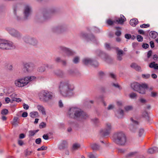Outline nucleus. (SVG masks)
<instances>
[{
	"label": "nucleus",
	"mask_w": 158,
	"mask_h": 158,
	"mask_svg": "<svg viewBox=\"0 0 158 158\" xmlns=\"http://www.w3.org/2000/svg\"><path fill=\"white\" fill-rule=\"evenodd\" d=\"M117 54V60L119 61H121L122 60V57L124 52L121 50L119 49L118 47H116L115 48Z\"/></svg>",
	"instance_id": "18"
},
{
	"label": "nucleus",
	"mask_w": 158,
	"mask_h": 158,
	"mask_svg": "<svg viewBox=\"0 0 158 158\" xmlns=\"http://www.w3.org/2000/svg\"><path fill=\"white\" fill-rule=\"evenodd\" d=\"M58 49L60 51L65 53L68 56H72L75 54V52L72 49L64 46H60Z\"/></svg>",
	"instance_id": "12"
},
{
	"label": "nucleus",
	"mask_w": 158,
	"mask_h": 158,
	"mask_svg": "<svg viewBox=\"0 0 158 158\" xmlns=\"http://www.w3.org/2000/svg\"><path fill=\"white\" fill-rule=\"evenodd\" d=\"M149 67L151 68H154L155 69H158V64H156L155 62H152L150 63Z\"/></svg>",
	"instance_id": "32"
},
{
	"label": "nucleus",
	"mask_w": 158,
	"mask_h": 158,
	"mask_svg": "<svg viewBox=\"0 0 158 158\" xmlns=\"http://www.w3.org/2000/svg\"><path fill=\"white\" fill-rule=\"evenodd\" d=\"M113 141L117 145L121 146H125L127 142L126 137L122 132L114 133L112 137Z\"/></svg>",
	"instance_id": "3"
},
{
	"label": "nucleus",
	"mask_w": 158,
	"mask_h": 158,
	"mask_svg": "<svg viewBox=\"0 0 158 158\" xmlns=\"http://www.w3.org/2000/svg\"><path fill=\"white\" fill-rule=\"evenodd\" d=\"M98 75L101 77H103L105 76V73L102 71H100L98 72Z\"/></svg>",
	"instance_id": "51"
},
{
	"label": "nucleus",
	"mask_w": 158,
	"mask_h": 158,
	"mask_svg": "<svg viewBox=\"0 0 158 158\" xmlns=\"http://www.w3.org/2000/svg\"><path fill=\"white\" fill-rule=\"evenodd\" d=\"M112 130V127L110 123H107L106 124L105 128L101 131L100 132L103 136H109L110 133Z\"/></svg>",
	"instance_id": "14"
},
{
	"label": "nucleus",
	"mask_w": 158,
	"mask_h": 158,
	"mask_svg": "<svg viewBox=\"0 0 158 158\" xmlns=\"http://www.w3.org/2000/svg\"><path fill=\"white\" fill-rule=\"evenodd\" d=\"M80 147V145L78 143H75L73 144V148L74 150H76Z\"/></svg>",
	"instance_id": "42"
},
{
	"label": "nucleus",
	"mask_w": 158,
	"mask_h": 158,
	"mask_svg": "<svg viewBox=\"0 0 158 158\" xmlns=\"http://www.w3.org/2000/svg\"><path fill=\"white\" fill-rule=\"evenodd\" d=\"M38 97L40 101L47 102L54 98L53 94L47 90H42L38 94Z\"/></svg>",
	"instance_id": "4"
},
{
	"label": "nucleus",
	"mask_w": 158,
	"mask_h": 158,
	"mask_svg": "<svg viewBox=\"0 0 158 158\" xmlns=\"http://www.w3.org/2000/svg\"><path fill=\"white\" fill-rule=\"evenodd\" d=\"M8 112V110L6 109H3L1 111V114L2 115H6Z\"/></svg>",
	"instance_id": "45"
},
{
	"label": "nucleus",
	"mask_w": 158,
	"mask_h": 158,
	"mask_svg": "<svg viewBox=\"0 0 158 158\" xmlns=\"http://www.w3.org/2000/svg\"><path fill=\"white\" fill-rule=\"evenodd\" d=\"M60 94L64 97H70L73 96L74 87L68 80L61 81L59 86Z\"/></svg>",
	"instance_id": "1"
},
{
	"label": "nucleus",
	"mask_w": 158,
	"mask_h": 158,
	"mask_svg": "<svg viewBox=\"0 0 158 158\" xmlns=\"http://www.w3.org/2000/svg\"><path fill=\"white\" fill-rule=\"evenodd\" d=\"M130 97L132 99L135 98L137 97V95L135 93H132L130 94Z\"/></svg>",
	"instance_id": "52"
},
{
	"label": "nucleus",
	"mask_w": 158,
	"mask_h": 158,
	"mask_svg": "<svg viewBox=\"0 0 158 158\" xmlns=\"http://www.w3.org/2000/svg\"><path fill=\"white\" fill-rule=\"evenodd\" d=\"M131 88L133 90L142 94H145V89L148 88L146 84L140 85L137 82H134L131 83Z\"/></svg>",
	"instance_id": "5"
},
{
	"label": "nucleus",
	"mask_w": 158,
	"mask_h": 158,
	"mask_svg": "<svg viewBox=\"0 0 158 158\" xmlns=\"http://www.w3.org/2000/svg\"><path fill=\"white\" fill-rule=\"evenodd\" d=\"M105 48L106 49L108 50H110L111 48L110 44L107 43L105 44Z\"/></svg>",
	"instance_id": "50"
},
{
	"label": "nucleus",
	"mask_w": 158,
	"mask_h": 158,
	"mask_svg": "<svg viewBox=\"0 0 158 158\" xmlns=\"http://www.w3.org/2000/svg\"><path fill=\"white\" fill-rule=\"evenodd\" d=\"M15 48V46L12 42L3 39L0 40V49H10Z\"/></svg>",
	"instance_id": "7"
},
{
	"label": "nucleus",
	"mask_w": 158,
	"mask_h": 158,
	"mask_svg": "<svg viewBox=\"0 0 158 158\" xmlns=\"http://www.w3.org/2000/svg\"><path fill=\"white\" fill-rule=\"evenodd\" d=\"M46 126V124L45 123L42 122L39 125V128H45Z\"/></svg>",
	"instance_id": "46"
},
{
	"label": "nucleus",
	"mask_w": 158,
	"mask_h": 158,
	"mask_svg": "<svg viewBox=\"0 0 158 158\" xmlns=\"http://www.w3.org/2000/svg\"><path fill=\"white\" fill-rule=\"evenodd\" d=\"M138 21L137 19H133L130 21V24L133 27H135L138 23Z\"/></svg>",
	"instance_id": "27"
},
{
	"label": "nucleus",
	"mask_w": 158,
	"mask_h": 158,
	"mask_svg": "<svg viewBox=\"0 0 158 158\" xmlns=\"http://www.w3.org/2000/svg\"><path fill=\"white\" fill-rule=\"evenodd\" d=\"M55 73L60 77H63L64 76V73L61 70H57L54 72Z\"/></svg>",
	"instance_id": "31"
},
{
	"label": "nucleus",
	"mask_w": 158,
	"mask_h": 158,
	"mask_svg": "<svg viewBox=\"0 0 158 158\" xmlns=\"http://www.w3.org/2000/svg\"><path fill=\"white\" fill-rule=\"evenodd\" d=\"M68 123L69 124L72 125L75 128H77L78 127V125L77 123H75L74 121L69 120L68 121Z\"/></svg>",
	"instance_id": "37"
},
{
	"label": "nucleus",
	"mask_w": 158,
	"mask_h": 158,
	"mask_svg": "<svg viewBox=\"0 0 158 158\" xmlns=\"http://www.w3.org/2000/svg\"><path fill=\"white\" fill-rule=\"evenodd\" d=\"M68 143L66 140H63L58 146V148L60 150H64L68 147Z\"/></svg>",
	"instance_id": "20"
},
{
	"label": "nucleus",
	"mask_w": 158,
	"mask_h": 158,
	"mask_svg": "<svg viewBox=\"0 0 158 158\" xmlns=\"http://www.w3.org/2000/svg\"><path fill=\"white\" fill-rule=\"evenodd\" d=\"M83 64L86 65H91L94 67H96L98 66V62L89 58H85L82 59Z\"/></svg>",
	"instance_id": "8"
},
{
	"label": "nucleus",
	"mask_w": 158,
	"mask_h": 158,
	"mask_svg": "<svg viewBox=\"0 0 158 158\" xmlns=\"http://www.w3.org/2000/svg\"><path fill=\"white\" fill-rule=\"evenodd\" d=\"M47 148L46 146H43L40 148H38L37 150L38 151L44 150H46Z\"/></svg>",
	"instance_id": "48"
},
{
	"label": "nucleus",
	"mask_w": 158,
	"mask_h": 158,
	"mask_svg": "<svg viewBox=\"0 0 158 158\" xmlns=\"http://www.w3.org/2000/svg\"><path fill=\"white\" fill-rule=\"evenodd\" d=\"M81 36L82 38L85 39L87 41H91L96 44H98V43L96 39L92 34H90L88 35L85 33H82L81 34Z\"/></svg>",
	"instance_id": "13"
},
{
	"label": "nucleus",
	"mask_w": 158,
	"mask_h": 158,
	"mask_svg": "<svg viewBox=\"0 0 158 158\" xmlns=\"http://www.w3.org/2000/svg\"><path fill=\"white\" fill-rule=\"evenodd\" d=\"M149 47V45L147 43H143L142 45V47L145 49H147Z\"/></svg>",
	"instance_id": "60"
},
{
	"label": "nucleus",
	"mask_w": 158,
	"mask_h": 158,
	"mask_svg": "<svg viewBox=\"0 0 158 158\" xmlns=\"http://www.w3.org/2000/svg\"><path fill=\"white\" fill-rule=\"evenodd\" d=\"M30 116L32 118H35L37 117L38 113L37 112H31L30 114Z\"/></svg>",
	"instance_id": "38"
},
{
	"label": "nucleus",
	"mask_w": 158,
	"mask_h": 158,
	"mask_svg": "<svg viewBox=\"0 0 158 158\" xmlns=\"http://www.w3.org/2000/svg\"><path fill=\"white\" fill-rule=\"evenodd\" d=\"M11 123L15 127L18 126L19 123V118L17 117H14Z\"/></svg>",
	"instance_id": "26"
},
{
	"label": "nucleus",
	"mask_w": 158,
	"mask_h": 158,
	"mask_svg": "<svg viewBox=\"0 0 158 158\" xmlns=\"http://www.w3.org/2000/svg\"><path fill=\"white\" fill-rule=\"evenodd\" d=\"M121 34V31L118 30L115 32V35L118 36H120Z\"/></svg>",
	"instance_id": "61"
},
{
	"label": "nucleus",
	"mask_w": 158,
	"mask_h": 158,
	"mask_svg": "<svg viewBox=\"0 0 158 158\" xmlns=\"http://www.w3.org/2000/svg\"><path fill=\"white\" fill-rule=\"evenodd\" d=\"M24 7V10H31V7L28 5H20V4H18L17 5L16 8H15L14 9V10H15V9H21V8H20L21 6H23Z\"/></svg>",
	"instance_id": "23"
},
{
	"label": "nucleus",
	"mask_w": 158,
	"mask_h": 158,
	"mask_svg": "<svg viewBox=\"0 0 158 158\" xmlns=\"http://www.w3.org/2000/svg\"><path fill=\"white\" fill-rule=\"evenodd\" d=\"M106 23L109 25H112L114 23V22L110 19H109L107 20Z\"/></svg>",
	"instance_id": "55"
},
{
	"label": "nucleus",
	"mask_w": 158,
	"mask_h": 158,
	"mask_svg": "<svg viewBox=\"0 0 158 158\" xmlns=\"http://www.w3.org/2000/svg\"><path fill=\"white\" fill-rule=\"evenodd\" d=\"M130 120L132 123L130 125L129 127L130 130L132 132H135L138 127L139 122L136 120H134L132 118H131Z\"/></svg>",
	"instance_id": "17"
},
{
	"label": "nucleus",
	"mask_w": 158,
	"mask_h": 158,
	"mask_svg": "<svg viewBox=\"0 0 158 158\" xmlns=\"http://www.w3.org/2000/svg\"><path fill=\"white\" fill-rule=\"evenodd\" d=\"M23 71L24 73H28L32 71L35 68L34 64L31 62L23 63Z\"/></svg>",
	"instance_id": "9"
},
{
	"label": "nucleus",
	"mask_w": 158,
	"mask_h": 158,
	"mask_svg": "<svg viewBox=\"0 0 158 158\" xmlns=\"http://www.w3.org/2000/svg\"><path fill=\"white\" fill-rule=\"evenodd\" d=\"M68 116L78 121H83L86 119L87 114L79 108L72 107L69 108L68 112Z\"/></svg>",
	"instance_id": "2"
},
{
	"label": "nucleus",
	"mask_w": 158,
	"mask_h": 158,
	"mask_svg": "<svg viewBox=\"0 0 158 158\" xmlns=\"http://www.w3.org/2000/svg\"><path fill=\"white\" fill-rule=\"evenodd\" d=\"M150 74H142V77L145 79H148L150 77Z\"/></svg>",
	"instance_id": "53"
},
{
	"label": "nucleus",
	"mask_w": 158,
	"mask_h": 158,
	"mask_svg": "<svg viewBox=\"0 0 158 158\" xmlns=\"http://www.w3.org/2000/svg\"><path fill=\"white\" fill-rule=\"evenodd\" d=\"M144 133V130L143 129L141 128L139 129V137H141Z\"/></svg>",
	"instance_id": "40"
},
{
	"label": "nucleus",
	"mask_w": 158,
	"mask_h": 158,
	"mask_svg": "<svg viewBox=\"0 0 158 158\" xmlns=\"http://www.w3.org/2000/svg\"><path fill=\"white\" fill-rule=\"evenodd\" d=\"M149 35L151 38L155 39L158 36V33L155 31H152L150 32Z\"/></svg>",
	"instance_id": "28"
},
{
	"label": "nucleus",
	"mask_w": 158,
	"mask_h": 158,
	"mask_svg": "<svg viewBox=\"0 0 158 158\" xmlns=\"http://www.w3.org/2000/svg\"><path fill=\"white\" fill-rule=\"evenodd\" d=\"M36 78L34 76H28L25 77L24 79L26 83V85L30 81H32Z\"/></svg>",
	"instance_id": "24"
},
{
	"label": "nucleus",
	"mask_w": 158,
	"mask_h": 158,
	"mask_svg": "<svg viewBox=\"0 0 158 158\" xmlns=\"http://www.w3.org/2000/svg\"><path fill=\"white\" fill-rule=\"evenodd\" d=\"M39 131V130H30L29 131L28 136L29 137H31L34 136L36 133H37Z\"/></svg>",
	"instance_id": "33"
},
{
	"label": "nucleus",
	"mask_w": 158,
	"mask_h": 158,
	"mask_svg": "<svg viewBox=\"0 0 158 158\" xmlns=\"http://www.w3.org/2000/svg\"><path fill=\"white\" fill-rule=\"evenodd\" d=\"M19 10H14V13L16 15V19L18 21H23L27 19L31 13V10H23V16L22 18L19 15Z\"/></svg>",
	"instance_id": "6"
},
{
	"label": "nucleus",
	"mask_w": 158,
	"mask_h": 158,
	"mask_svg": "<svg viewBox=\"0 0 158 158\" xmlns=\"http://www.w3.org/2000/svg\"><path fill=\"white\" fill-rule=\"evenodd\" d=\"M31 153L32 152L31 151H29L27 149H26L25 151V155L26 156L30 155Z\"/></svg>",
	"instance_id": "59"
},
{
	"label": "nucleus",
	"mask_w": 158,
	"mask_h": 158,
	"mask_svg": "<svg viewBox=\"0 0 158 158\" xmlns=\"http://www.w3.org/2000/svg\"><path fill=\"white\" fill-rule=\"evenodd\" d=\"M148 152V153L151 154L158 152V148L156 147H153L152 148L149 149Z\"/></svg>",
	"instance_id": "25"
},
{
	"label": "nucleus",
	"mask_w": 158,
	"mask_h": 158,
	"mask_svg": "<svg viewBox=\"0 0 158 158\" xmlns=\"http://www.w3.org/2000/svg\"><path fill=\"white\" fill-rule=\"evenodd\" d=\"M41 142V139L40 138H39L35 140V143L37 144H40Z\"/></svg>",
	"instance_id": "62"
},
{
	"label": "nucleus",
	"mask_w": 158,
	"mask_h": 158,
	"mask_svg": "<svg viewBox=\"0 0 158 158\" xmlns=\"http://www.w3.org/2000/svg\"><path fill=\"white\" fill-rule=\"evenodd\" d=\"M152 51L151 50L149 51L147 53V56L148 58H149L152 56Z\"/></svg>",
	"instance_id": "58"
},
{
	"label": "nucleus",
	"mask_w": 158,
	"mask_h": 158,
	"mask_svg": "<svg viewBox=\"0 0 158 158\" xmlns=\"http://www.w3.org/2000/svg\"><path fill=\"white\" fill-rule=\"evenodd\" d=\"M30 41L29 43V44L33 45H35L37 44L38 42L35 39L31 38Z\"/></svg>",
	"instance_id": "34"
},
{
	"label": "nucleus",
	"mask_w": 158,
	"mask_h": 158,
	"mask_svg": "<svg viewBox=\"0 0 158 158\" xmlns=\"http://www.w3.org/2000/svg\"><path fill=\"white\" fill-rule=\"evenodd\" d=\"M67 29V26L65 24H62L53 27L52 31L54 33L60 34L65 31Z\"/></svg>",
	"instance_id": "10"
},
{
	"label": "nucleus",
	"mask_w": 158,
	"mask_h": 158,
	"mask_svg": "<svg viewBox=\"0 0 158 158\" xmlns=\"http://www.w3.org/2000/svg\"><path fill=\"white\" fill-rule=\"evenodd\" d=\"M37 108L38 109L39 111L42 113L43 114L45 115L46 114L44 108L43 106L41 105H38L37 106Z\"/></svg>",
	"instance_id": "30"
},
{
	"label": "nucleus",
	"mask_w": 158,
	"mask_h": 158,
	"mask_svg": "<svg viewBox=\"0 0 158 158\" xmlns=\"http://www.w3.org/2000/svg\"><path fill=\"white\" fill-rule=\"evenodd\" d=\"M96 55L105 61H106L110 58V56L108 54L103 52L100 49H98L96 51Z\"/></svg>",
	"instance_id": "16"
},
{
	"label": "nucleus",
	"mask_w": 158,
	"mask_h": 158,
	"mask_svg": "<svg viewBox=\"0 0 158 158\" xmlns=\"http://www.w3.org/2000/svg\"><path fill=\"white\" fill-rule=\"evenodd\" d=\"M109 77H111L113 79H116V76L113 73H109Z\"/></svg>",
	"instance_id": "44"
},
{
	"label": "nucleus",
	"mask_w": 158,
	"mask_h": 158,
	"mask_svg": "<svg viewBox=\"0 0 158 158\" xmlns=\"http://www.w3.org/2000/svg\"><path fill=\"white\" fill-rule=\"evenodd\" d=\"M45 70V66L44 65L39 67L38 68L37 71L39 72L43 73L44 72Z\"/></svg>",
	"instance_id": "36"
},
{
	"label": "nucleus",
	"mask_w": 158,
	"mask_h": 158,
	"mask_svg": "<svg viewBox=\"0 0 158 158\" xmlns=\"http://www.w3.org/2000/svg\"><path fill=\"white\" fill-rule=\"evenodd\" d=\"M56 10H43L40 17L39 15L37 16L38 19H41L46 20L49 18L52 15L54 14Z\"/></svg>",
	"instance_id": "11"
},
{
	"label": "nucleus",
	"mask_w": 158,
	"mask_h": 158,
	"mask_svg": "<svg viewBox=\"0 0 158 158\" xmlns=\"http://www.w3.org/2000/svg\"><path fill=\"white\" fill-rule=\"evenodd\" d=\"M62 60L60 57H57L55 59V61L57 63L61 62Z\"/></svg>",
	"instance_id": "63"
},
{
	"label": "nucleus",
	"mask_w": 158,
	"mask_h": 158,
	"mask_svg": "<svg viewBox=\"0 0 158 158\" xmlns=\"http://www.w3.org/2000/svg\"><path fill=\"white\" fill-rule=\"evenodd\" d=\"M150 26V25L149 24H143L140 25V27L141 28H146L149 27Z\"/></svg>",
	"instance_id": "49"
},
{
	"label": "nucleus",
	"mask_w": 158,
	"mask_h": 158,
	"mask_svg": "<svg viewBox=\"0 0 158 158\" xmlns=\"http://www.w3.org/2000/svg\"><path fill=\"white\" fill-rule=\"evenodd\" d=\"M114 107V106L113 104H110L107 108V110H110L113 109Z\"/></svg>",
	"instance_id": "54"
},
{
	"label": "nucleus",
	"mask_w": 158,
	"mask_h": 158,
	"mask_svg": "<svg viewBox=\"0 0 158 158\" xmlns=\"http://www.w3.org/2000/svg\"><path fill=\"white\" fill-rule=\"evenodd\" d=\"M136 38L137 40L139 42H142L143 41V38L141 35H137V36Z\"/></svg>",
	"instance_id": "41"
},
{
	"label": "nucleus",
	"mask_w": 158,
	"mask_h": 158,
	"mask_svg": "<svg viewBox=\"0 0 158 158\" xmlns=\"http://www.w3.org/2000/svg\"><path fill=\"white\" fill-rule=\"evenodd\" d=\"M23 108L25 110H28L29 109V106L28 105L26 104L25 103L23 104Z\"/></svg>",
	"instance_id": "64"
},
{
	"label": "nucleus",
	"mask_w": 158,
	"mask_h": 158,
	"mask_svg": "<svg viewBox=\"0 0 158 158\" xmlns=\"http://www.w3.org/2000/svg\"><path fill=\"white\" fill-rule=\"evenodd\" d=\"M89 158H97L96 154H94L92 153H90L88 155Z\"/></svg>",
	"instance_id": "43"
},
{
	"label": "nucleus",
	"mask_w": 158,
	"mask_h": 158,
	"mask_svg": "<svg viewBox=\"0 0 158 158\" xmlns=\"http://www.w3.org/2000/svg\"><path fill=\"white\" fill-rule=\"evenodd\" d=\"M118 152L122 154H125L127 152L128 148H118Z\"/></svg>",
	"instance_id": "35"
},
{
	"label": "nucleus",
	"mask_w": 158,
	"mask_h": 158,
	"mask_svg": "<svg viewBox=\"0 0 158 158\" xmlns=\"http://www.w3.org/2000/svg\"><path fill=\"white\" fill-rule=\"evenodd\" d=\"M79 58L77 57H75L73 60V62L75 64H77L79 61Z\"/></svg>",
	"instance_id": "47"
},
{
	"label": "nucleus",
	"mask_w": 158,
	"mask_h": 158,
	"mask_svg": "<svg viewBox=\"0 0 158 158\" xmlns=\"http://www.w3.org/2000/svg\"><path fill=\"white\" fill-rule=\"evenodd\" d=\"M7 30L9 33L12 36L19 39L22 37V34L18 31L11 28H7Z\"/></svg>",
	"instance_id": "15"
},
{
	"label": "nucleus",
	"mask_w": 158,
	"mask_h": 158,
	"mask_svg": "<svg viewBox=\"0 0 158 158\" xmlns=\"http://www.w3.org/2000/svg\"><path fill=\"white\" fill-rule=\"evenodd\" d=\"M17 97V94L15 93H13L10 95V97L12 99V101H13V100H14V99L16 98Z\"/></svg>",
	"instance_id": "56"
},
{
	"label": "nucleus",
	"mask_w": 158,
	"mask_h": 158,
	"mask_svg": "<svg viewBox=\"0 0 158 158\" xmlns=\"http://www.w3.org/2000/svg\"><path fill=\"white\" fill-rule=\"evenodd\" d=\"M92 148L94 150H98L100 148V146L96 143H92L91 145Z\"/></svg>",
	"instance_id": "29"
},
{
	"label": "nucleus",
	"mask_w": 158,
	"mask_h": 158,
	"mask_svg": "<svg viewBox=\"0 0 158 158\" xmlns=\"http://www.w3.org/2000/svg\"><path fill=\"white\" fill-rule=\"evenodd\" d=\"M126 20V19L125 18L124 16L122 15H121L120 17L117 18V19L115 20V21L116 22L118 23L122 24Z\"/></svg>",
	"instance_id": "22"
},
{
	"label": "nucleus",
	"mask_w": 158,
	"mask_h": 158,
	"mask_svg": "<svg viewBox=\"0 0 158 158\" xmlns=\"http://www.w3.org/2000/svg\"><path fill=\"white\" fill-rule=\"evenodd\" d=\"M116 116L118 118H122L124 115L123 110L119 108L115 113Z\"/></svg>",
	"instance_id": "21"
},
{
	"label": "nucleus",
	"mask_w": 158,
	"mask_h": 158,
	"mask_svg": "<svg viewBox=\"0 0 158 158\" xmlns=\"http://www.w3.org/2000/svg\"><path fill=\"white\" fill-rule=\"evenodd\" d=\"M31 38L28 36H26L24 37L23 39L24 40V41L27 44H29V43L30 41V39H31Z\"/></svg>",
	"instance_id": "39"
},
{
	"label": "nucleus",
	"mask_w": 158,
	"mask_h": 158,
	"mask_svg": "<svg viewBox=\"0 0 158 158\" xmlns=\"http://www.w3.org/2000/svg\"><path fill=\"white\" fill-rule=\"evenodd\" d=\"M112 85L116 88L119 89H121V88H120V86L119 85L118 83H114L112 84Z\"/></svg>",
	"instance_id": "57"
},
{
	"label": "nucleus",
	"mask_w": 158,
	"mask_h": 158,
	"mask_svg": "<svg viewBox=\"0 0 158 158\" xmlns=\"http://www.w3.org/2000/svg\"><path fill=\"white\" fill-rule=\"evenodd\" d=\"M24 79H19L15 81V85L19 87H22L26 85Z\"/></svg>",
	"instance_id": "19"
}]
</instances>
